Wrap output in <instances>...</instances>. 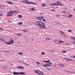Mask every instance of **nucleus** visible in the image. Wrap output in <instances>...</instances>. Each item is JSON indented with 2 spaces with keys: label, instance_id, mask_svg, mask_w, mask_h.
I'll use <instances>...</instances> for the list:
<instances>
[{
  "label": "nucleus",
  "instance_id": "nucleus-15",
  "mask_svg": "<svg viewBox=\"0 0 75 75\" xmlns=\"http://www.w3.org/2000/svg\"><path fill=\"white\" fill-rule=\"evenodd\" d=\"M23 54V52H18V54H19V55H21L22 54Z\"/></svg>",
  "mask_w": 75,
  "mask_h": 75
},
{
  "label": "nucleus",
  "instance_id": "nucleus-54",
  "mask_svg": "<svg viewBox=\"0 0 75 75\" xmlns=\"http://www.w3.org/2000/svg\"><path fill=\"white\" fill-rule=\"evenodd\" d=\"M47 69H49V68H47Z\"/></svg>",
  "mask_w": 75,
  "mask_h": 75
},
{
  "label": "nucleus",
  "instance_id": "nucleus-8",
  "mask_svg": "<svg viewBox=\"0 0 75 75\" xmlns=\"http://www.w3.org/2000/svg\"><path fill=\"white\" fill-rule=\"evenodd\" d=\"M57 5H60V6H62V3H61L59 2H58L57 3Z\"/></svg>",
  "mask_w": 75,
  "mask_h": 75
},
{
  "label": "nucleus",
  "instance_id": "nucleus-37",
  "mask_svg": "<svg viewBox=\"0 0 75 75\" xmlns=\"http://www.w3.org/2000/svg\"><path fill=\"white\" fill-rule=\"evenodd\" d=\"M37 63L38 64H40V62H37Z\"/></svg>",
  "mask_w": 75,
  "mask_h": 75
},
{
  "label": "nucleus",
  "instance_id": "nucleus-46",
  "mask_svg": "<svg viewBox=\"0 0 75 75\" xmlns=\"http://www.w3.org/2000/svg\"><path fill=\"white\" fill-rule=\"evenodd\" d=\"M64 10L67 9V8H66V7H64Z\"/></svg>",
  "mask_w": 75,
  "mask_h": 75
},
{
  "label": "nucleus",
  "instance_id": "nucleus-26",
  "mask_svg": "<svg viewBox=\"0 0 75 75\" xmlns=\"http://www.w3.org/2000/svg\"><path fill=\"white\" fill-rule=\"evenodd\" d=\"M13 13H17V12L16 11H13Z\"/></svg>",
  "mask_w": 75,
  "mask_h": 75
},
{
  "label": "nucleus",
  "instance_id": "nucleus-16",
  "mask_svg": "<svg viewBox=\"0 0 75 75\" xmlns=\"http://www.w3.org/2000/svg\"><path fill=\"white\" fill-rule=\"evenodd\" d=\"M38 20H41V18L40 17H38L37 18Z\"/></svg>",
  "mask_w": 75,
  "mask_h": 75
},
{
  "label": "nucleus",
  "instance_id": "nucleus-41",
  "mask_svg": "<svg viewBox=\"0 0 75 75\" xmlns=\"http://www.w3.org/2000/svg\"><path fill=\"white\" fill-rule=\"evenodd\" d=\"M70 38H71V39H72V40H73V38H72V36H70Z\"/></svg>",
  "mask_w": 75,
  "mask_h": 75
},
{
  "label": "nucleus",
  "instance_id": "nucleus-18",
  "mask_svg": "<svg viewBox=\"0 0 75 75\" xmlns=\"http://www.w3.org/2000/svg\"><path fill=\"white\" fill-rule=\"evenodd\" d=\"M3 68L4 69H7V67H6V66H3Z\"/></svg>",
  "mask_w": 75,
  "mask_h": 75
},
{
  "label": "nucleus",
  "instance_id": "nucleus-11",
  "mask_svg": "<svg viewBox=\"0 0 75 75\" xmlns=\"http://www.w3.org/2000/svg\"><path fill=\"white\" fill-rule=\"evenodd\" d=\"M18 68H19V69H24V67H18Z\"/></svg>",
  "mask_w": 75,
  "mask_h": 75
},
{
  "label": "nucleus",
  "instance_id": "nucleus-6",
  "mask_svg": "<svg viewBox=\"0 0 75 75\" xmlns=\"http://www.w3.org/2000/svg\"><path fill=\"white\" fill-rule=\"evenodd\" d=\"M10 41L9 42H7L6 43V44H7V45H10V44H12V43H14V41L13 40L11 39L10 40Z\"/></svg>",
  "mask_w": 75,
  "mask_h": 75
},
{
  "label": "nucleus",
  "instance_id": "nucleus-29",
  "mask_svg": "<svg viewBox=\"0 0 75 75\" xmlns=\"http://www.w3.org/2000/svg\"><path fill=\"white\" fill-rule=\"evenodd\" d=\"M42 6L43 7H45V5L44 4H42Z\"/></svg>",
  "mask_w": 75,
  "mask_h": 75
},
{
  "label": "nucleus",
  "instance_id": "nucleus-44",
  "mask_svg": "<svg viewBox=\"0 0 75 75\" xmlns=\"http://www.w3.org/2000/svg\"><path fill=\"white\" fill-rule=\"evenodd\" d=\"M73 57L74 58H75V56H73Z\"/></svg>",
  "mask_w": 75,
  "mask_h": 75
},
{
  "label": "nucleus",
  "instance_id": "nucleus-27",
  "mask_svg": "<svg viewBox=\"0 0 75 75\" xmlns=\"http://www.w3.org/2000/svg\"><path fill=\"white\" fill-rule=\"evenodd\" d=\"M40 18H41V20H42V19H43V18H44V17L42 16V17H40Z\"/></svg>",
  "mask_w": 75,
  "mask_h": 75
},
{
  "label": "nucleus",
  "instance_id": "nucleus-52",
  "mask_svg": "<svg viewBox=\"0 0 75 75\" xmlns=\"http://www.w3.org/2000/svg\"><path fill=\"white\" fill-rule=\"evenodd\" d=\"M1 6H2V5H0V7H1Z\"/></svg>",
  "mask_w": 75,
  "mask_h": 75
},
{
  "label": "nucleus",
  "instance_id": "nucleus-25",
  "mask_svg": "<svg viewBox=\"0 0 75 75\" xmlns=\"http://www.w3.org/2000/svg\"><path fill=\"white\" fill-rule=\"evenodd\" d=\"M62 42V43H64V42H63V41H59V43H61Z\"/></svg>",
  "mask_w": 75,
  "mask_h": 75
},
{
  "label": "nucleus",
  "instance_id": "nucleus-7",
  "mask_svg": "<svg viewBox=\"0 0 75 75\" xmlns=\"http://www.w3.org/2000/svg\"><path fill=\"white\" fill-rule=\"evenodd\" d=\"M6 3H8V4H11V5H12L13 4V3L11 2V1H7L6 2Z\"/></svg>",
  "mask_w": 75,
  "mask_h": 75
},
{
  "label": "nucleus",
  "instance_id": "nucleus-3",
  "mask_svg": "<svg viewBox=\"0 0 75 75\" xmlns=\"http://www.w3.org/2000/svg\"><path fill=\"white\" fill-rule=\"evenodd\" d=\"M35 72L36 74H38V75H43V73H42V72L40 71V70L39 69H38L37 70H35Z\"/></svg>",
  "mask_w": 75,
  "mask_h": 75
},
{
  "label": "nucleus",
  "instance_id": "nucleus-51",
  "mask_svg": "<svg viewBox=\"0 0 75 75\" xmlns=\"http://www.w3.org/2000/svg\"><path fill=\"white\" fill-rule=\"evenodd\" d=\"M8 22H9V23H10L11 22V21H8Z\"/></svg>",
  "mask_w": 75,
  "mask_h": 75
},
{
  "label": "nucleus",
  "instance_id": "nucleus-45",
  "mask_svg": "<svg viewBox=\"0 0 75 75\" xmlns=\"http://www.w3.org/2000/svg\"><path fill=\"white\" fill-rule=\"evenodd\" d=\"M71 73H75V72L73 71H71Z\"/></svg>",
  "mask_w": 75,
  "mask_h": 75
},
{
  "label": "nucleus",
  "instance_id": "nucleus-20",
  "mask_svg": "<svg viewBox=\"0 0 75 75\" xmlns=\"http://www.w3.org/2000/svg\"><path fill=\"white\" fill-rule=\"evenodd\" d=\"M0 40L1 41H4V39L3 38H1L0 39Z\"/></svg>",
  "mask_w": 75,
  "mask_h": 75
},
{
  "label": "nucleus",
  "instance_id": "nucleus-55",
  "mask_svg": "<svg viewBox=\"0 0 75 75\" xmlns=\"http://www.w3.org/2000/svg\"><path fill=\"white\" fill-rule=\"evenodd\" d=\"M18 43H20V42H18Z\"/></svg>",
  "mask_w": 75,
  "mask_h": 75
},
{
  "label": "nucleus",
  "instance_id": "nucleus-5",
  "mask_svg": "<svg viewBox=\"0 0 75 75\" xmlns=\"http://www.w3.org/2000/svg\"><path fill=\"white\" fill-rule=\"evenodd\" d=\"M49 4L50 6H54L58 5V4L57 3V2H53L51 3V4Z\"/></svg>",
  "mask_w": 75,
  "mask_h": 75
},
{
  "label": "nucleus",
  "instance_id": "nucleus-36",
  "mask_svg": "<svg viewBox=\"0 0 75 75\" xmlns=\"http://www.w3.org/2000/svg\"><path fill=\"white\" fill-rule=\"evenodd\" d=\"M0 30H4V29H2V28H0Z\"/></svg>",
  "mask_w": 75,
  "mask_h": 75
},
{
  "label": "nucleus",
  "instance_id": "nucleus-22",
  "mask_svg": "<svg viewBox=\"0 0 75 75\" xmlns=\"http://www.w3.org/2000/svg\"><path fill=\"white\" fill-rule=\"evenodd\" d=\"M22 35L21 34H18V35H17V36H21V35Z\"/></svg>",
  "mask_w": 75,
  "mask_h": 75
},
{
  "label": "nucleus",
  "instance_id": "nucleus-53",
  "mask_svg": "<svg viewBox=\"0 0 75 75\" xmlns=\"http://www.w3.org/2000/svg\"><path fill=\"white\" fill-rule=\"evenodd\" d=\"M64 35L65 36V37H66V35Z\"/></svg>",
  "mask_w": 75,
  "mask_h": 75
},
{
  "label": "nucleus",
  "instance_id": "nucleus-38",
  "mask_svg": "<svg viewBox=\"0 0 75 75\" xmlns=\"http://www.w3.org/2000/svg\"><path fill=\"white\" fill-rule=\"evenodd\" d=\"M59 41V40H54V42H57V41Z\"/></svg>",
  "mask_w": 75,
  "mask_h": 75
},
{
  "label": "nucleus",
  "instance_id": "nucleus-1",
  "mask_svg": "<svg viewBox=\"0 0 75 75\" xmlns=\"http://www.w3.org/2000/svg\"><path fill=\"white\" fill-rule=\"evenodd\" d=\"M36 24L38 26L43 30H45L47 28L45 24L42 22L38 21L36 23Z\"/></svg>",
  "mask_w": 75,
  "mask_h": 75
},
{
  "label": "nucleus",
  "instance_id": "nucleus-14",
  "mask_svg": "<svg viewBox=\"0 0 75 75\" xmlns=\"http://www.w3.org/2000/svg\"><path fill=\"white\" fill-rule=\"evenodd\" d=\"M60 33L61 34H62V35H64V34H65V33H64V32L62 31H60Z\"/></svg>",
  "mask_w": 75,
  "mask_h": 75
},
{
  "label": "nucleus",
  "instance_id": "nucleus-24",
  "mask_svg": "<svg viewBox=\"0 0 75 75\" xmlns=\"http://www.w3.org/2000/svg\"><path fill=\"white\" fill-rule=\"evenodd\" d=\"M18 16H19V18H22V16L21 15H19Z\"/></svg>",
  "mask_w": 75,
  "mask_h": 75
},
{
  "label": "nucleus",
  "instance_id": "nucleus-33",
  "mask_svg": "<svg viewBox=\"0 0 75 75\" xmlns=\"http://www.w3.org/2000/svg\"><path fill=\"white\" fill-rule=\"evenodd\" d=\"M60 65H61V66L62 67H64V64H63V65H62V64H60Z\"/></svg>",
  "mask_w": 75,
  "mask_h": 75
},
{
  "label": "nucleus",
  "instance_id": "nucleus-49",
  "mask_svg": "<svg viewBox=\"0 0 75 75\" xmlns=\"http://www.w3.org/2000/svg\"><path fill=\"white\" fill-rule=\"evenodd\" d=\"M57 17H59V16L58 15H57Z\"/></svg>",
  "mask_w": 75,
  "mask_h": 75
},
{
  "label": "nucleus",
  "instance_id": "nucleus-43",
  "mask_svg": "<svg viewBox=\"0 0 75 75\" xmlns=\"http://www.w3.org/2000/svg\"><path fill=\"white\" fill-rule=\"evenodd\" d=\"M72 42L73 44H75V42Z\"/></svg>",
  "mask_w": 75,
  "mask_h": 75
},
{
  "label": "nucleus",
  "instance_id": "nucleus-39",
  "mask_svg": "<svg viewBox=\"0 0 75 75\" xmlns=\"http://www.w3.org/2000/svg\"><path fill=\"white\" fill-rule=\"evenodd\" d=\"M25 65H29L28 64H27V63H25Z\"/></svg>",
  "mask_w": 75,
  "mask_h": 75
},
{
  "label": "nucleus",
  "instance_id": "nucleus-28",
  "mask_svg": "<svg viewBox=\"0 0 75 75\" xmlns=\"http://www.w3.org/2000/svg\"><path fill=\"white\" fill-rule=\"evenodd\" d=\"M31 10H32L33 11H34V10H35V9L33 8H31Z\"/></svg>",
  "mask_w": 75,
  "mask_h": 75
},
{
  "label": "nucleus",
  "instance_id": "nucleus-10",
  "mask_svg": "<svg viewBox=\"0 0 75 75\" xmlns=\"http://www.w3.org/2000/svg\"><path fill=\"white\" fill-rule=\"evenodd\" d=\"M44 62H46L47 63H49L50 62V60H48V61H43Z\"/></svg>",
  "mask_w": 75,
  "mask_h": 75
},
{
  "label": "nucleus",
  "instance_id": "nucleus-21",
  "mask_svg": "<svg viewBox=\"0 0 75 75\" xmlns=\"http://www.w3.org/2000/svg\"><path fill=\"white\" fill-rule=\"evenodd\" d=\"M22 31H24V32L25 33V32H27V31H26L25 29L23 30H22Z\"/></svg>",
  "mask_w": 75,
  "mask_h": 75
},
{
  "label": "nucleus",
  "instance_id": "nucleus-40",
  "mask_svg": "<svg viewBox=\"0 0 75 75\" xmlns=\"http://www.w3.org/2000/svg\"><path fill=\"white\" fill-rule=\"evenodd\" d=\"M66 45H69V43H67L66 44Z\"/></svg>",
  "mask_w": 75,
  "mask_h": 75
},
{
  "label": "nucleus",
  "instance_id": "nucleus-56",
  "mask_svg": "<svg viewBox=\"0 0 75 75\" xmlns=\"http://www.w3.org/2000/svg\"><path fill=\"white\" fill-rule=\"evenodd\" d=\"M60 1H61V0H60Z\"/></svg>",
  "mask_w": 75,
  "mask_h": 75
},
{
  "label": "nucleus",
  "instance_id": "nucleus-4",
  "mask_svg": "<svg viewBox=\"0 0 75 75\" xmlns=\"http://www.w3.org/2000/svg\"><path fill=\"white\" fill-rule=\"evenodd\" d=\"M52 65V63H51L50 62V63L47 64H44L43 65V67H51V65Z\"/></svg>",
  "mask_w": 75,
  "mask_h": 75
},
{
  "label": "nucleus",
  "instance_id": "nucleus-19",
  "mask_svg": "<svg viewBox=\"0 0 75 75\" xmlns=\"http://www.w3.org/2000/svg\"><path fill=\"white\" fill-rule=\"evenodd\" d=\"M46 40H51V39L48 38H46Z\"/></svg>",
  "mask_w": 75,
  "mask_h": 75
},
{
  "label": "nucleus",
  "instance_id": "nucleus-35",
  "mask_svg": "<svg viewBox=\"0 0 75 75\" xmlns=\"http://www.w3.org/2000/svg\"><path fill=\"white\" fill-rule=\"evenodd\" d=\"M68 31L69 32H72V30H69Z\"/></svg>",
  "mask_w": 75,
  "mask_h": 75
},
{
  "label": "nucleus",
  "instance_id": "nucleus-47",
  "mask_svg": "<svg viewBox=\"0 0 75 75\" xmlns=\"http://www.w3.org/2000/svg\"><path fill=\"white\" fill-rule=\"evenodd\" d=\"M9 52L8 51H4V52Z\"/></svg>",
  "mask_w": 75,
  "mask_h": 75
},
{
  "label": "nucleus",
  "instance_id": "nucleus-48",
  "mask_svg": "<svg viewBox=\"0 0 75 75\" xmlns=\"http://www.w3.org/2000/svg\"><path fill=\"white\" fill-rule=\"evenodd\" d=\"M52 11H55V10H52Z\"/></svg>",
  "mask_w": 75,
  "mask_h": 75
},
{
  "label": "nucleus",
  "instance_id": "nucleus-12",
  "mask_svg": "<svg viewBox=\"0 0 75 75\" xmlns=\"http://www.w3.org/2000/svg\"><path fill=\"white\" fill-rule=\"evenodd\" d=\"M12 15L10 13L8 12L7 13V16H11Z\"/></svg>",
  "mask_w": 75,
  "mask_h": 75
},
{
  "label": "nucleus",
  "instance_id": "nucleus-32",
  "mask_svg": "<svg viewBox=\"0 0 75 75\" xmlns=\"http://www.w3.org/2000/svg\"><path fill=\"white\" fill-rule=\"evenodd\" d=\"M66 11H62V13H64V14H65V12Z\"/></svg>",
  "mask_w": 75,
  "mask_h": 75
},
{
  "label": "nucleus",
  "instance_id": "nucleus-50",
  "mask_svg": "<svg viewBox=\"0 0 75 75\" xmlns=\"http://www.w3.org/2000/svg\"><path fill=\"white\" fill-rule=\"evenodd\" d=\"M69 73H71V71H69Z\"/></svg>",
  "mask_w": 75,
  "mask_h": 75
},
{
  "label": "nucleus",
  "instance_id": "nucleus-17",
  "mask_svg": "<svg viewBox=\"0 0 75 75\" xmlns=\"http://www.w3.org/2000/svg\"><path fill=\"white\" fill-rule=\"evenodd\" d=\"M18 25H22L23 23L22 22L19 23L18 24Z\"/></svg>",
  "mask_w": 75,
  "mask_h": 75
},
{
  "label": "nucleus",
  "instance_id": "nucleus-2",
  "mask_svg": "<svg viewBox=\"0 0 75 75\" xmlns=\"http://www.w3.org/2000/svg\"><path fill=\"white\" fill-rule=\"evenodd\" d=\"M22 2L23 3H25V4H36V3L32 2L28 0H23L22 1Z\"/></svg>",
  "mask_w": 75,
  "mask_h": 75
},
{
  "label": "nucleus",
  "instance_id": "nucleus-31",
  "mask_svg": "<svg viewBox=\"0 0 75 75\" xmlns=\"http://www.w3.org/2000/svg\"><path fill=\"white\" fill-rule=\"evenodd\" d=\"M63 53H65L66 52H67V51H63L62 52Z\"/></svg>",
  "mask_w": 75,
  "mask_h": 75
},
{
  "label": "nucleus",
  "instance_id": "nucleus-9",
  "mask_svg": "<svg viewBox=\"0 0 75 75\" xmlns=\"http://www.w3.org/2000/svg\"><path fill=\"white\" fill-rule=\"evenodd\" d=\"M65 59H67V61H73V60H72V59H67V58H66Z\"/></svg>",
  "mask_w": 75,
  "mask_h": 75
},
{
  "label": "nucleus",
  "instance_id": "nucleus-23",
  "mask_svg": "<svg viewBox=\"0 0 75 75\" xmlns=\"http://www.w3.org/2000/svg\"><path fill=\"white\" fill-rule=\"evenodd\" d=\"M45 54V52H42V55H44Z\"/></svg>",
  "mask_w": 75,
  "mask_h": 75
},
{
  "label": "nucleus",
  "instance_id": "nucleus-34",
  "mask_svg": "<svg viewBox=\"0 0 75 75\" xmlns=\"http://www.w3.org/2000/svg\"><path fill=\"white\" fill-rule=\"evenodd\" d=\"M43 21H45V22L47 21V20H45V19H43Z\"/></svg>",
  "mask_w": 75,
  "mask_h": 75
},
{
  "label": "nucleus",
  "instance_id": "nucleus-13",
  "mask_svg": "<svg viewBox=\"0 0 75 75\" xmlns=\"http://www.w3.org/2000/svg\"><path fill=\"white\" fill-rule=\"evenodd\" d=\"M8 13L11 14H12V13H13V11H10L9 12H8Z\"/></svg>",
  "mask_w": 75,
  "mask_h": 75
},
{
  "label": "nucleus",
  "instance_id": "nucleus-30",
  "mask_svg": "<svg viewBox=\"0 0 75 75\" xmlns=\"http://www.w3.org/2000/svg\"><path fill=\"white\" fill-rule=\"evenodd\" d=\"M69 16L70 17H72V15H71V14H70V13H69Z\"/></svg>",
  "mask_w": 75,
  "mask_h": 75
},
{
  "label": "nucleus",
  "instance_id": "nucleus-42",
  "mask_svg": "<svg viewBox=\"0 0 75 75\" xmlns=\"http://www.w3.org/2000/svg\"><path fill=\"white\" fill-rule=\"evenodd\" d=\"M0 16H3V14H0Z\"/></svg>",
  "mask_w": 75,
  "mask_h": 75
}]
</instances>
